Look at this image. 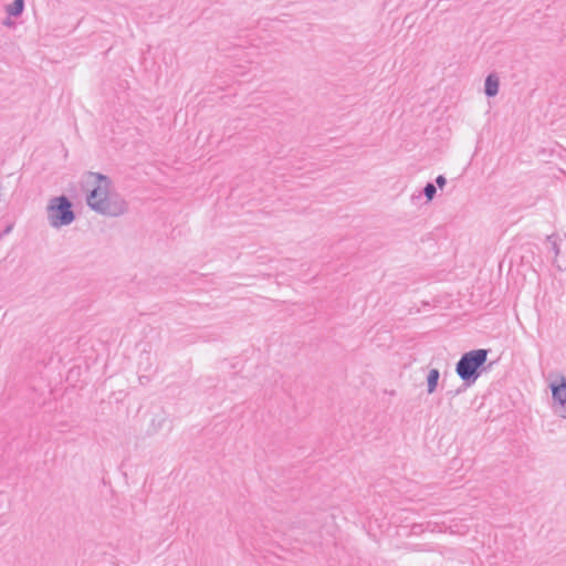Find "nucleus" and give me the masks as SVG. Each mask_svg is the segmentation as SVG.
I'll return each mask as SVG.
<instances>
[{"mask_svg": "<svg viewBox=\"0 0 566 566\" xmlns=\"http://www.w3.org/2000/svg\"><path fill=\"white\" fill-rule=\"evenodd\" d=\"M3 24L7 27H11L13 25V22L8 18L7 20L3 21Z\"/></svg>", "mask_w": 566, "mask_h": 566, "instance_id": "f8f14e48", "label": "nucleus"}, {"mask_svg": "<svg viewBox=\"0 0 566 566\" xmlns=\"http://www.w3.org/2000/svg\"><path fill=\"white\" fill-rule=\"evenodd\" d=\"M11 229H12V226L7 227V229L4 230V233H9L11 231Z\"/></svg>", "mask_w": 566, "mask_h": 566, "instance_id": "ddd939ff", "label": "nucleus"}, {"mask_svg": "<svg viewBox=\"0 0 566 566\" xmlns=\"http://www.w3.org/2000/svg\"><path fill=\"white\" fill-rule=\"evenodd\" d=\"M461 391H462V389H461V388H459V389L455 391V394H460Z\"/></svg>", "mask_w": 566, "mask_h": 566, "instance_id": "4468645a", "label": "nucleus"}, {"mask_svg": "<svg viewBox=\"0 0 566 566\" xmlns=\"http://www.w3.org/2000/svg\"><path fill=\"white\" fill-rule=\"evenodd\" d=\"M24 10V0H14L7 6L6 11L10 17H20Z\"/></svg>", "mask_w": 566, "mask_h": 566, "instance_id": "0eeeda50", "label": "nucleus"}, {"mask_svg": "<svg viewBox=\"0 0 566 566\" xmlns=\"http://www.w3.org/2000/svg\"><path fill=\"white\" fill-rule=\"evenodd\" d=\"M565 238H566V234H565Z\"/></svg>", "mask_w": 566, "mask_h": 566, "instance_id": "2eb2a0df", "label": "nucleus"}, {"mask_svg": "<svg viewBox=\"0 0 566 566\" xmlns=\"http://www.w3.org/2000/svg\"><path fill=\"white\" fill-rule=\"evenodd\" d=\"M166 421V418L165 417H158V418H154L151 420V423H150V430L153 433L157 432L158 430L161 429L164 422Z\"/></svg>", "mask_w": 566, "mask_h": 566, "instance_id": "9d476101", "label": "nucleus"}, {"mask_svg": "<svg viewBox=\"0 0 566 566\" xmlns=\"http://www.w3.org/2000/svg\"><path fill=\"white\" fill-rule=\"evenodd\" d=\"M489 349H473L464 353L455 365V373L464 388L472 386L485 370Z\"/></svg>", "mask_w": 566, "mask_h": 566, "instance_id": "f03ea898", "label": "nucleus"}, {"mask_svg": "<svg viewBox=\"0 0 566 566\" xmlns=\"http://www.w3.org/2000/svg\"><path fill=\"white\" fill-rule=\"evenodd\" d=\"M436 184H437V186H438L440 189H442V188L446 186V184H447V179H446V177H444V176H442V175H439V176L436 178Z\"/></svg>", "mask_w": 566, "mask_h": 566, "instance_id": "9b49d317", "label": "nucleus"}, {"mask_svg": "<svg viewBox=\"0 0 566 566\" xmlns=\"http://www.w3.org/2000/svg\"><path fill=\"white\" fill-rule=\"evenodd\" d=\"M48 219L53 228L71 224L75 220L71 200L64 195L52 198L48 205Z\"/></svg>", "mask_w": 566, "mask_h": 566, "instance_id": "7ed1b4c3", "label": "nucleus"}, {"mask_svg": "<svg viewBox=\"0 0 566 566\" xmlns=\"http://www.w3.org/2000/svg\"><path fill=\"white\" fill-rule=\"evenodd\" d=\"M440 378V371L437 368H432L429 370L427 375V391L428 394H433L438 387Z\"/></svg>", "mask_w": 566, "mask_h": 566, "instance_id": "423d86ee", "label": "nucleus"}, {"mask_svg": "<svg viewBox=\"0 0 566 566\" xmlns=\"http://www.w3.org/2000/svg\"><path fill=\"white\" fill-rule=\"evenodd\" d=\"M500 80L495 73L486 76L484 82V94L488 97H494L499 93Z\"/></svg>", "mask_w": 566, "mask_h": 566, "instance_id": "39448f33", "label": "nucleus"}, {"mask_svg": "<svg viewBox=\"0 0 566 566\" xmlns=\"http://www.w3.org/2000/svg\"><path fill=\"white\" fill-rule=\"evenodd\" d=\"M549 387L555 413L566 419V378L560 376L559 382H552Z\"/></svg>", "mask_w": 566, "mask_h": 566, "instance_id": "20e7f679", "label": "nucleus"}, {"mask_svg": "<svg viewBox=\"0 0 566 566\" xmlns=\"http://www.w3.org/2000/svg\"><path fill=\"white\" fill-rule=\"evenodd\" d=\"M86 178L87 185L92 186L86 196V203L93 211L106 217H119L128 211V202L119 193L111 192L109 177L88 171Z\"/></svg>", "mask_w": 566, "mask_h": 566, "instance_id": "f257e3e1", "label": "nucleus"}, {"mask_svg": "<svg viewBox=\"0 0 566 566\" xmlns=\"http://www.w3.org/2000/svg\"><path fill=\"white\" fill-rule=\"evenodd\" d=\"M437 193V188L432 182H428L423 188V195L427 198V201H431Z\"/></svg>", "mask_w": 566, "mask_h": 566, "instance_id": "1a4fd4ad", "label": "nucleus"}, {"mask_svg": "<svg viewBox=\"0 0 566 566\" xmlns=\"http://www.w3.org/2000/svg\"><path fill=\"white\" fill-rule=\"evenodd\" d=\"M546 242H548L551 244V249L554 253V263L556 262L558 255L560 254V249H559V244L557 242V235L556 234H551V235H547L546 237Z\"/></svg>", "mask_w": 566, "mask_h": 566, "instance_id": "6e6552de", "label": "nucleus"}]
</instances>
